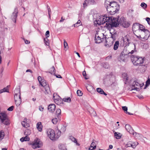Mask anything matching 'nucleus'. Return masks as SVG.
Returning <instances> with one entry per match:
<instances>
[{
  "label": "nucleus",
  "instance_id": "obj_1",
  "mask_svg": "<svg viewBox=\"0 0 150 150\" xmlns=\"http://www.w3.org/2000/svg\"><path fill=\"white\" fill-rule=\"evenodd\" d=\"M120 5L115 1L110 2L106 8L108 12L111 15H114L120 9Z\"/></svg>",
  "mask_w": 150,
  "mask_h": 150
},
{
  "label": "nucleus",
  "instance_id": "obj_2",
  "mask_svg": "<svg viewBox=\"0 0 150 150\" xmlns=\"http://www.w3.org/2000/svg\"><path fill=\"white\" fill-rule=\"evenodd\" d=\"M131 60L134 65L138 66L144 63V58L132 55L131 56Z\"/></svg>",
  "mask_w": 150,
  "mask_h": 150
},
{
  "label": "nucleus",
  "instance_id": "obj_3",
  "mask_svg": "<svg viewBox=\"0 0 150 150\" xmlns=\"http://www.w3.org/2000/svg\"><path fill=\"white\" fill-rule=\"evenodd\" d=\"M114 20H112V21H111L110 23H108V25L107 26V28H109L110 26L111 28H112L114 27H117L120 25V17L118 16L117 18L114 17Z\"/></svg>",
  "mask_w": 150,
  "mask_h": 150
},
{
  "label": "nucleus",
  "instance_id": "obj_4",
  "mask_svg": "<svg viewBox=\"0 0 150 150\" xmlns=\"http://www.w3.org/2000/svg\"><path fill=\"white\" fill-rule=\"evenodd\" d=\"M0 119L1 122L5 125H8L9 124L7 115L5 112H2L0 113Z\"/></svg>",
  "mask_w": 150,
  "mask_h": 150
},
{
  "label": "nucleus",
  "instance_id": "obj_5",
  "mask_svg": "<svg viewBox=\"0 0 150 150\" xmlns=\"http://www.w3.org/2000/svg\"><path fill=\"white\" fill-rule=\"evenodd\" d=\"M40 83L42 86L44 88L45 91V93L50 94L51 93L49 85L47 84L45 80L43 79L42 81L40 82Z\"/></svg>",
  "mask_w": 150,
  "mask_h": 150
},
{
  "label": "nucleus",
  "instance_id": "obj_6",
  "mask_svg": "<svg viewBox=\"0 0 150 150\" xmlns=\"http://www.w3.org/2000/svg\"><path fill=\"white\" fill-rule=\"evenodd\" d=\"M120 25L125 28H127L129 27L130 25V23L129 21H126L125 18L122 17H121L120 18Z\"/></svg>",
  "mask_w": 150,
  "mask_h": 150
},
{
  "label": "nucleus",
  "instance_id": "obj_7",
  "mask_svg": "<svg viewBox=\"0 0 150 150\" xmlns=\"http://www.w3.org/2000/svg\"><path fill=\"white\" fill-rule=\"evenodd\" d=\"M125 128L126 130L129 132V133L133 134L135 137L137 136V135H139V134L136 132H134V131L131 126L128 124L125 125Z\"/></svg>",
  "mask_w": 150,
  "mask_h": 150
},
{
  "label": "nucleus",
  "instance_id": "obj_8",
  "mask_svg": "<svg viewBox=\"0 0 150 150\" xmlns=\"http://www.w3.org/2000/svg\"><path fill=\"white\" fill-rule=\"evenodd\" d=\"M41 142L39 139L37 138L34 141L32 144V147L33 149L40 148L41 147Z\"/></svg>",
  "mask_w": 150,
  "mask_h": 150
},
{
  "label": "nucleus",
  "instance_id": "obj_9",
  "mask_svg": "<svg viewBox=\"0 0 150 150\" xmlns=\"http://www.w3.org/2000/svg\"><path fill=\"white\" fill-rule=\"evenodd\" d=\"M47 133L48 136L51 140H55V134L54 130L49 129L47 131Z\"/></svg>",
  "mask_w": 150,
  "mask_h": 150
},
{
  "label": "nucleus",
  "instance_id": "obj_10",
  "mask_svg": "<svg viewBox=\"0 0 150 150\" xmlns=\"http://www.w3.org/2000/svg\"><path fill=\"white\" fill-rule=\"evenodd\" d=\"M98 33H96L95 35V40L96 43H100L104 40H105V43L107 42V41L105 38H101L99 36H98Z\"/></svg>",
  "mask_w": 150,
  "mask_h": 150
},
{
  "label": "nucleus",
  "instance_id": "obj_11",
  "mask_svg": "<svg viewBox=\"0 0 150 150\" xmlns=\"http://www.w3.org/2000/svg\"><path fill=\"white\" fill-rule=\"evenodd\" d=\"M137 27H138V28H139V29L140 30H141L143 32L146 30V29H145V27L144 26L137 23L133 24L132 26V29H134Z\"/></svg>",
  "mask_w": 150,
  "mask_h": 150
},
{
  "label": "nucleus",
  "instance_id": "obj_12",
  "mask_svg": "<svg viewBox=\"0 0 150 150\" xmlns=\"http://www.w3.org/2000/svg\"><path fill=\"white\" fill-rule=\"evenodd\" d=\"M14 99L15 103L16 106L17 107L19 106L21 103V95L20 96L16 95H14Z\"/></svg>",
  "mask_w": 150,
  "mask_h": 150
},
{
  "label": "nucleus",
  "instance_id": "obj_13",
  "mask_svg": "<svg viewBox=\"0 0 150 150\" xmlns=\"http://www.w3.org/2000/svg\"><path fill=\"white\" fill-rule=\"evenodd\" d=\"M96 4L94 0H85L83 4L84 7H86L88 5H94Z\"/></svg>",
  "mask_w": 150,
  "mask_h": 150
},
{
  "label": "nucleus",
  "instance_id": "obj_14",
  "mask_svg": "<svg viewBox=\"0 0 150 150\" xmlns=\"http://www.w3.org/2000/svg\"><path fill=\"white\" fill-rule=\"evenodd\" d=\"M18 10L17 8H15L14 12L13 13L12 15L11 16V18L13 21L14 23L16 22V18H17V14L18 13Z\"/></svg>",
  "mask_w": 150,
  "mask_h": 150
},
{
  "label": "nucleus",
  "instance_id": "obj_15",
  "mask_svg": "<svg viewBox=\"0 0 150 150\" xmlns=\"http://www.w3.org/2000/svg\"><path fill=\"white\" fill-rule=\"evenodd\" d=\"M56 106L54 104H52L49 105L48 107V110L50 112H53L55 110Z\"/></svg>",
  "mask_w": 150,
  "mask_h": 150
},
{
  "label": "nucleus",
  "instance_id": "obj_16",
  "mask_svg": "<svg viewBox=\"0 0 150 150\" xmlns=\"http://www.w3.org/2000/svg\"><path fill=\"white\" fill-rule=\"evenodd\" d=\"M143 32L144 33L145 36L143 38V39L147 40L150 36V32L149 30L147 29L145 30V31H144Z\"/></svg>",
  "mask_w": 150,
  "mask_h": 150
},
{
  "label": "nucleus",
  "instance_id": "obj_17",
  "mask_svg": "<svg viewBox=\"0 0 150 150\" xmlns=\"http://www.w3.org/2000/svg\"><path fill=\"white\" fill-rule=\"evenodd\" d=\"M105 18L106 19V21H107V23H106V25H108V23H110L111 21H112V19L113 20H114V17H107V15H105Z\"/></svg>",
  "mask_w": 150,
  "mask_h": 150
},
{
  "label": "nucleus",
  "instance_id": "obj_18",
  "mask_svg": "<svg viewBox=\"0 0 150 150\" xmlns=\"http://www.w3.org/2000/svg\"><path fill=\"white\" fill-rule=\"evenodd\" d=\"M110 34H111V38L113 40H115L116 37H117V32L116 31L115 32H112V30H110Z\"/></svg>",
  "mask_w": 150,
  "mask_h": 150
},
{
  "label": "nucleus",
  "instance_id": "obj_19",
  "mask_svg": "<svg viewBox=\"0 0 150 150\" xmlns=\"http://www.w3.org/2000/svg\"><path fill=\"white\" fill-rule=\"evenodd\" d=\"M134 46V50H132L130 52H129L128 53H129V57H130L131 59V56L132 55H134L132 54L135 52H137V50L136 48V45L134 43L133 44Z\"/></svg>",
  "mask_w": 150,
  "mask_h": 150
},
{
  "label": "nucleus",
  "instance_id": "obj_20",
  "mask_svg": "<svg viewBox=\"0 0 150 150\" xmlns=\"http://www.w3.org/2000/svg\"><path fill=\"white\" fill-rule=\"evenodd\" d=\"M96 91L98 92L100 94H103L105 96H106L107 95V94L105 93L104 92L103 90L100 88H97L96 89Z\"/></svg>",
  "mask_w": 150,
  "mask_h": 150
},
{
  "label": "nucleus",
  "instance_id": "obj_21",
  "mask_svg": "<svg viewBox=\"0 0 150 150\" xmlns=\"http://www.w3.org/2000/svg\"><path fill=\"white\" fill-rule=\"evenodd\" d=\"M42 126L41 122H38L37 124V128L38 130L40 132H41L42 130Z\"/></svg>",
  "mask_w": 150,
  "mask_h": 150
},
{
  "label": "nucleus",
  "instance_id": "obj_22",
  "mask_svg": "<svg viewBox=\"0 0 150 150\" xmlns=\"http://www.w3.org/2000/svg\"><path fill=\"white\" fill-rule=\"evenodd\" d=\"M139 85L141 87L142 86L137 81H135L133 82L132 85V88H133L134 87H135L136 86H138Z\"/></svg>",
  "mask_w": 150,
  "mask_h": 150
},
{
  "label": "nucleus",
  "instance_id": "obj_23",
  "mask_svg": "<svg viewBox=\"0 0 150 150\" xmlns=\"http://www.w3.org/2000/svg\"><path fill=\"white\" fill-rule=\"evenodd\" d=\"M129 51H128L127 50L125 49L123 50V51L121 52V54L122 55H124V56H127L128 57H129Z\"/></svg>",
  "mask_w": 150,
  "mask_h": 150
},
{
  "label": "nucleus",
  "instance_id": "obj_24",
  "mask_svg": "<svg viewBox=\"0 0 150 150\" xmlns=\"http://www.w3.org/2000/svg\"><path fill=\"white\" fill-rule=\"evenodd\" d=\"M14 93H15V95H18V96H19L20 95H21V91L20 89V88H16L14 90Z\"/></svg>",
  "mask_w": 150,
  "mask_h": 150
},
{
  "label": "nucleus",
  "instance_id": "obj_25",
  "mask_svg": "<svg viewBox=\"0 0 150 150\" xmlns=\"http://www.w3.org/2000/svg\"><path fill=\"white\" fill-rule=\"evenodd\" d=\"M105 17V15L104 16H103L102 17H101L100 19V23L101 24H103L105 23V22H107V21H106Z\"/></svg>",
  "mask_w": 150,
  "mask_h": 150
},
{
  "label": "nucleus",
  "instance_id": "obj_26",
  "mask_svg": "<svg viewBox=\"0 0 150 150\" xmlns=\"http://www.w3.org/2000/svg\"><path fill=\"white\" fill-rule=\"evenodd\" d=\"M59 148L60 150H67L65 145L63 144H59Z\"/></svg>",
  "mask_w": 150,
  "mask_h": 150
},
{
  "label": "nucleus",
  "instance_id": "obj_27",
  "mask_svg": "<svg viewBox=\"0 0 150 150\" xmlns=\"http://www.w3.org/2000/svg\"><path fill=\"white\" fill-rule=\"evenodd\" d=\"M119 46V42L117 40L115 41L113 49L115 50H117Z\"/></svg>",
  "mask_w": 150,
  "mask_h": 150
},
{
  "label": "nucleus",
  "instance_id": "obj_28",
  "mask_svg": "<svg viewBox=\"0 0 150 150\" xmlns=\"http://www.w3.org/2000/svg\"><path fill=\"white\" fill-rule=\"evenodd\" d=\"M56 115L58 119L60 118V115L61 113V110L60 109H57L56 111Z\"/></svg>",
  "mask_w": 150,
  "mask_h": 150
},
{
  "label": "nucleus",
  "instance_id": "obj_29",
  "mask_svg": "<svg viewBox=\"0 0 150 150\" xmlns=\"http://www.w3.org/2000/svg\"><path fill=\"white\" fill-rule=\"evenodd\" d=\"M44 43L46 45L49 46L50 45V41L48 38H45L44 39Z\"/></svg>",
  "mask_w": 150,
  "mask_h": 150
},
{
  "label": "nucleus",
  "instance_id": "obj_30",
  "mask_svg": "<svg viewBox=\"0 0 150 150\" xmlns=\"http://www.w3.org/2000/svg\"><path fill=\"white\" fill-rule=\"evenodd\" d=\"M122 77L124 80L127 81L128 79V76L126 73H124L122 74Z\"/></svg>",
  "mask_w": 150,
  "mask_h": 150
},
{
  "label": "nucleus",
  "instance_id": "obj_31",
  "mask_svg": "<svg viewBox=\"0 0 150 150\" xmlns=\"http://www.w3.org/2000/svg\"><path fill=\"white\" fill-rule=\"evenodd\" d=\"M82 23L80 20H79L74 25V27H77L81 25Z\"/></svg>",
  "mask_w": 150,
  "mask_h": 150
},
{
  "label": "nucleus",
  "instance_id": "obj_32",
  "mask_svg": "<svg viewBox=\"0 0 150 150\" xmlns=\"http://www.w3.org/2000/svg\"><path fill=\"white\" fill-rule=\"evenodd\" d=\"M21 124L24 127H27L29 126L28 123L24 121H22L21 122Z\"/></svg>",
  "mask_w": 150,
  "mask_h": 150
},
{
  "label": "nucleus",
  "instance_id": "obj_33",
  "mask_svg": "<svg viewBox=\"0 0 150 150\" xmlns=\"http://www.w3.org/2000/svg\"><path fill=\"white\" fill-rule=\"evenodd\" d=\"M120 133H118V134L117 132H115L114 133L116 139H120L121 138V136H120Z\"/></svg>",
  "mask_w": 150,
  "mask_h": 150
},
{
  "label": "nucleus",
  "instance_id": "obj_34",
  "mask_svg": "<svg viewBox=\"0 0 150 150\" xmlns=\"http://www.w3.org/2000/svg\"><path fill=\"white\" fill-rule=\"evenodd\" d=\"M9 91L6 88H4L3 89L0 90V94H1L3 92H8Z\"/></svg>",
  "mask_w": 150,
  "mask_h": 150
},
{
  "label": "nucleus",
  "instance_id": "obj_35",
  "mask_svg": "<svg viewBox=\"0 0 150 150\" xmlns=\"http://www.w3.org/2000/svg\"><path fill=\"white\" fill-rule=\"evenodd\" d=\"M26 131H25V135H26L25 137H23L24 139L25 140V141H29L30 140V139L29 137H28L27 134H26Z\"/></svg>",
  "mask_w": 150,
  "mask_h": 150
},
{
  "label": "nucleus",
  "instance_id": "obj_36",
  "mask_svg": "<svg viewBox=\"0 0 150 150\" xmlns=\"http://www.w3.org/2000/svg\"><path fill=\"white\" fill-rule=\"evenodd\" d=\"M96 145L94 142H92L90 145V147L92 148L93 149L96 148Z\"/></svg>",
  "mask_w": 150,
  "mask_h": 150
},
{
  "label": "nucleus",
  "instance_id": "obj_37",
  "mask_svg": "<svg viewBox=\"0 0 150 150\" xmlns=\"http://www.w3.org/2000/svg\"><path fill=\"white\" fill-rule=\"evenodd\" d=\"M64 102H70L71 101V98L70 97H68L67 98H64L62 100Z\"/></svg>",
  "mask_w": 150,
  "mask_h": 150
},
{
  "label": "nucleus",
  "instance_id": "obj_38",
  "mask_svg": "<svg viewBox=\"0 0 150 150\" xmlns=\"http://www.w3.org/2000/svg\"><path fill=\"white\" fill-rule=\"evenodd\" d=\"M56 72L54 66H52L51 69V70L50 72L51 74H54Z\"/></svg>",
  "mask_w": 150,
  "mask_h": 150
},
{
  "label": "nucleus",
  "instance_id": "obj_39",
  "mask_svg": "<svg viewBox=\"0 0 150 150\" xmlns=\"http://www.w3.org/2000/svg\"><path fill=\"white\" fill-rule=\"evenodd\" d=\"M132 142L129 141L125 145V146L126 148H127L129 147H132Z\"/></svg>",
  "mask_w": 150,
  "mask_h": 150
},
{
  "label": "nucleus",
  "instance_id": "obj_40",
  "mask_svg": "<svg viewBox=\"0 0 150 150\" xmlns=\"http://www.w3.org/2000/svg\"><path fill=\"white\" fill-rule=\"evenodd\" d=\"M138 144V142H134L133 143H132V147L133 148H135L136 146Z\"/></svg>",
  "mask_w": 150,
  "mask_h": 150
},
{
  "label": "nucleus",
  "instance_id": "obj_41",
  "mask_svg": "<svg viewBox=\"0 0 150 150\" xmlns=\"http://www.w3.org/2000/svg\"><path fill=\"white\" fill-rule=\"evenodd\" d=\"M141 6L144 9H146L147 7V5L144 2L142 3L141 4Z\"/></svg>",
  "mask_w": 150,
  "mask_h": 150
},
{
  "label": "nucleus",
  "instance_id": "obj_42",
  "mask_svg": "<svg viewBox=\"0 0 150 150\" xmlns=\"http://www.w3.org/2000/svg\"><path fill=\"white\" fill-rule=\"evenodd\" d=\"M70 139L75 143H77V141L76 139L73 137L71 136L70 137Z\"/></svg>",
  "mask_w": 150,
  "mask_h": 150
},
{
  "label": "nucleus",
  "instance_id": "obj_43",
  "mask_svg": "<svg viewBox=\"0 0 150 150\" xmlns=\"http://www.w3.org/2000/svg\"><path fill=\"white\" fill-rule=\"evenodd\" d=\"M125 56L124 55H122V54H120V60L123 62H125Z\"/></svg>",
  "mask_w": 150,
  "mask_h": 150
},
{
  "label": "nucleus",
  "instance_id": "obj_44",
  "mask_svg": "<svg viewBox=\"0 0 150 150\" xmlns=\"http://www.w3.org/2000/svg\"><path fill=\"white\" fill-rule=\"evenodd\" d=\"M77 94L78 96H81L83 95V93L81 90H78L77 91Z\"/></svg>",
  "mask_w": 150,
  "mask_h": 150
},
{
  "label": "nucleus",
  "instance_id": "obj_45",
  "mask_svg": "<svg viewBox=\"0 0 150 150\" xmlns=\"http://www.w3.org/2000/svg\"><path fill=\"white\" fill-rule=\"evenodd\" d=\"M52 122L53 124H56L57 123V118H53L52 120Z\"/></svg>",
  "mask_w": 150,
  "mask_h": 150
},
{
  "label": "nucleus",
  "instance_id": "obj_46",
  "mask_svg": "<svg viewBox=\"0 0 150 150\" xmlns=\"http://www.w3.org/2000/svg\"><path fill=\"white\" fill-rule=\"evenodd\" d=\"M64 47L65 48H67L68 47V44H67V42L65 40H64Z\"/></svg>",
  "mask_w": 150,
  "mask_h": 150
},
{
  "label": "nucleus",
  "instance_id": "obj_47",
  "mask_svg": "<svg viewBox=\"0 0 150 150\" xmlns=\"http://www.w3.org/2000/svg\"><path fill=\"white\" fill-rule=\"evenodd\" d=\"M66 127L65 126H63L61 128V131L62 132H64L66 131Z\"/></svg>",
  "mask_w": 150,
  "mask_h": 150
},
{
  "label": "nucleus",
  "instance_id": "obj_48",
  "mask_svg": "<svg viewBox=\"0 0 150 150\" xmlns=\"http://www.w3.org/2000/svg\"><path fill=\"white\" fill-rule=\"evenodd\" d=\"M82 74H83V76L84 77V78L85 79H88V78H87L86 77V71H84L83 72Z\"/></svg>",
  "mask_w": 150,
  "mask_h": 150
},
{
  "label": "nucleus",
  "instance_id": "obj_49",
  "mask_svg": "<svg viewBox=\"0 0 150 150\" xmlns=\"http://www.w3.org/2000/svg\"><path fill=\"white\" fill-rule=\"evenodd\" d=\"M150 84V79L148 78L146 82V86H148Z\"/></svg>",
  "mask_w": 150,
  "mask_h": 150
},
{
  "label": "nucleus",
  "instance_id": "obj_50",
  "mask_svg": "<svg viewBox=\"0 0 150 150\" xmlns=\"http://www.w3.org/2000/svg\"><path fill=\"white\" fill-rule=\"evenodd\" d=\"M103 67L105 69H108L109 67L108 64L107 63H104V64H103Z\"/></svg>",
  "mask_w": 150,
  "mask_h": 150
},
{
  "label": "nucleus",
  "instance_id": "obj_51",
  "mask_svg": "<svg viewBox=\"0 0 150 150\" xmlns=\"http://www.w3.org/2000/svg\"><path fill=\"white\" fill-rule=\"evenodd\" d=\"M13 108L14 106H12L8 108L7 110L9 111H11L13 110Z\"/></svg>",
  "mask_w": 150,
  "mask_h": 150
},
{
  "label": "nucleus",
  "instance_id": "obj_52",
  "mask_svg": "<svg viewBox=\"0 0 150 150\" xmlns=\"http://www.w3.org/2000/svg\"><path fill=\"white\" fill-rule=\"evenodd\" d=\"M46 38H48L50 36V32L49 30H47L45 33Z\"/></svg>",
  "mask_w": 150,
  "mask_h": 150
},
{
  "label": "nucleus",
  "instance_id": "obj_53",
  "mask_svg": "<svg viewBox=\"0 0 150 150\" xmlns=\"http://www.w3.org/2000/svg\"><path fill=\"white\" fill-rule=\"evenodd\" d=\"M124 39L128 43H129V37H127V35L125 36L124 37Z\"/></svg>",
  "mask_w": 150,
  "mask_h": 150
},
{
  "label": "nucleus",
  "instance_id": "obj_54",
  "mask_svg": "<svg viewBox=\"0 0 150 150\" xmlns=\"http://www.w3.org/2000/svg\"><path fill=\"white\" fill-rule=\"evenodd\" d=\"M122 110L125 111V112L127 110V107L125 106H123L122 108Z\"/></svg>",
  "mask_w": 150,
  "mask_h": 150
},
{
  "label": "nucleus",
  "instance_id": "obj_55",
  "mask_svg": "<svg viewBox=\"0 0 150 150\" xmlns=\"http://www.w3.org/2000/svg\"><path fill=\"white\" fill-rule=\"evenodd\" d=\"M61 133V131L58 130L57 133V136L56 137L58 138L60 135Z\"/></svg>",
  "mask_w": 150,
  "mask_h": 150
},
{
  "label": "nucleus",
  "instance_id": "obj_56",
  "mask_svg": "<svg viewBox=\"0 0 150 150\" xmlns=\"http://www.w3.org/2000/svg\"><path fill=\"white\" fill-rule=\"evenodd\" d=\"M146 21H147L148 24L150 25V18L149 17H147L146 18Z\"/></svg>",
  "mask_w": 150,
  "mask_h": 150
},
{
  "label": "nucleus",
  "instance_id": "obj_57",
  "mask_svg": "<svg viewBox=\"0 0 150 150\" xmlns=\"http://www.w3.org/2000/svg\"><path fill=\"white\" fill-rule=\"evenodd\" d=\"M54 76H56L57 78H62V77L60 75L58 74H56L55 73H54Z\"/></svg>",
  "mask_w": 150,
  "mask_h": 150
},
{
  "label": "nucleus",
  "instance_id": "obj_58",
  "mask_svg": "<svg viewBox=\"0 0 150 150\" xmlns=\"http://www.w3.org/2000/svg\"><path fill=\"white\" fill-rule=\"evenodd\" d=\"M38 79L39 83H40V82L42 81V80H43V79H42V78L41 76H39L38 77Z\"/></svg>",
  "mask_w": 150,
  "mask_h": 150
},
{
  "label": "nucleus",
  "instance_id": "obj_59",
  "mask_svg": "<svg viewBox=\"0 0 150 150\" xmlns=\"http://www.w3.org/2000/svg\"><path fill=\"white\" fill-rule=\"evenodd\" d=\"M136 90L137 91H139L140 90L139 88H138L137 87H134V88H132V90Z\"/></svg>",
  "mask_w": 150,
  "mask_h": 150
},
{
  "label": "nucleus",
  "instance_id": "obj_60",
  "mask_svg": "<svg viewBox=\"0 0 150 150\" xmlns=\"http://www.w3.org/2000/svg\"><path fill=\"white\" fill-rule=\"evenodd\" d=\"M24 40L25 41V42L26 44H28L30 43V42L27 40H25V39H24Z\"/></svg>",
  "mask_w": 150,
  "mask_h": 150
},
{
  "label": "nucleus",
  "instance_id": "obj_61",
  "mask_svg": "<svg viewBox=\"0 0 150 150\" xmlns=\"http://www.w3.org/2000/svg\"><path fill=\"white\" fill-rule=\"evenodd\" d=\"M44 109V108L42 107V106H40L39 107V110L40 111H43Z\"/></svg>",
  "mask_w": 150,
  "mask_h": 150
},
{
  "label": "nucleus",
  "instance_id": "obj_62",
  "mask_svg": "<svg viewBox=\"0 0 150 150\" xmlns=\"http://www.w3.org/2000/svg\"><path fill=\"white\" fill-rule=\"evenodd\" d=\"M48 13L49 16L50 17V12H51V9L50 7H49V8H48Z\"/></svg>",
  "mask_w": 150,
  "mask_h": 150
},
{
  "label": "nucleus",
  "instance_id": "obj_63",
  "mask_svg": "<svg viewBox=\"0 0 150 150\" xmlns=\"http://www.w3.org/2000/svg\"><path fill=\"white\" fill-rule=\"evenodd\" d=\"M113 148V146L112 145H110L109 146V148L108 149L109 150L110 149H112Z\"/></svg>",
  "mask_w": 150,
  "mask_h": 150
},
{
  "label": "nucleus",
  "instance_id": "obj_64",
  "mask_svg": "<svg viewBox=\"0 0 150 150\" xmlns=\"http://www.w3.org/2000/svg\"><path fill=\"white\" fill-rule=\"evenodd\" d=\"M20 140L22 142L25 141V140L24 139L23 137H22L20 139Z\"/></svg>",
  "mask_w": 150,
  "mask_h": 150
}]
</instances>
